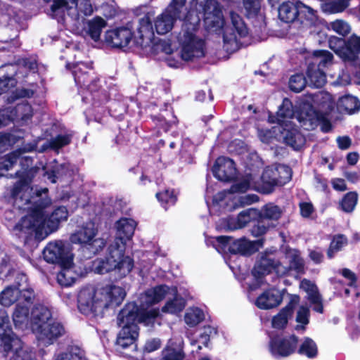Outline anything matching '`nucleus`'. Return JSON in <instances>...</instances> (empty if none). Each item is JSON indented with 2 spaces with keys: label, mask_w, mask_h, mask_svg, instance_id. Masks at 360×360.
Wrapping results in <instances>:
<instances>
[{
  "label": "nucleus",
  "mask_w": 360,
  "mask_h": 360,
  "mask_svg": "<svg viewBox=\"0 0 360 360\" xmlns=\"http://www.w3.org/2000/svg\"><path fill=\"white\" fill-rule=\"evenodd\" d=\"M193 8L188 11L177 41L182 60L192 61L205 56V42L196 35L202 15L205 29L210 33H220L225 20L222 6L217 0H193Z\"/></svg>",
  "instance_id": "nucleus-1"
},
{
  "label": "nucleus",
  "mask_w": 360,
  "mask_h": 360,
  "mask_svg": "<svg viewBox=\"0 0 360 360\" xmlns=\"http://www.w3.org/2000/svg\"><path fill=\"white\" fill-rule=\"evenodd\" d=\"M125 296V290L114 284H107L92 290L83 289L77 297L78 309L86 316L103 317L105 309L120 306Z\"/></svg>",
  "instance_id": "nucleus-2"
},
{
  "label": "nucleus",
  "mask_w": 360,
  "mask_h": 360,
  "mask_svg": "<svg viewBox=\"0 0 360 360\" xmlns=\"http://www.w3.org/2000/svg\"><path fill=\"white\" fill-rule=\"evenodd\" d=\"M105 41L117 48L126 47L131 42L141 49L151 47L155 44V34L149 16L144 15L139 19L134 32L128 27L108 31Z\"/></svg>",
  "instance_id": "nucleus-3"
},
{
  "label": "nucleus",
  "mask_w": 360,
  "mask_h": 360,
  "mask_svg": "<svg viewBox=\"0 0 360 360\" xmlns=\"http://www.w3.org/2000/svg\"><path fill=\"white\" fill-rule=\"evenodd\" d=\"M48 192L47 188L38 191L36 200L32 201L31 199L27 198L25 200V202L20 205L24 206L30 204L32 205L30 214L21 217L13 227L16 236L22 240L25 246L30 245V238L32 237V233L34 231V224L38 222L37 219H39L41 210H44L51 203V199L48 197Z\"/></svg>",
  "instance_id": "nucleus-4"
},
{
  "label": "nucleus",
  "mask_w": 360,
  "mask_h": 360,
  "mask_svg": "<svg viewBox=\"0 0 360 360\" xmlns=\"http://www.w3.org/2000/svg\"><path fill=\"white\" fill-rule=\"evenodd\" d=\"M134 267L132 257L125 255L124 248H121L117 243L108 248V255L105 259H99L94 262L95 272L105 274L115 271L117 279L120 280L129 275Z\"/></svg>",
  "instance_id": "nucleus-5"
},
{
  "label": "nucleus",
  "mask_w": 360,
  "mask_h": 360,
  "mask_svg": "<svg viewBox=\"0 0 360 360\" xmlns=\"http://www.w3.org/2000/svg\"><path fill=\"white\" fill-rule=\"evenodd\" d=\"M292 169L290 167L282 165L279 167L267 166L260 176V181L255 182L252 189L262 194H270L276 186H282L292 179Z\"/></svg>",
  "instance_id": "nucleus-6"
},
{
  "label": "nucleus",
  "mask_w": 360,
  "mask_h": 360,
  "mask_svg": "<svg viewBox=\"0 0 360 360\" xmlns=\"http://www.w3.org/2000/svg\"><path fill=\"white\" fill-rule=\"evenodd\" d=\"M248 34V29L242 17L231 9L229 13V22L222 33L223 48L226 52H235L240 46V39Z\"/></svg>",
  "instance_id": "nucleus-7"
},
{
  "label": "nucleus",
  "mask_w": 360,
  "mask_h": 360,
  "mask_svg": "<svg viewBox=\"0 0 360 360\" xmlns=\"http://www.w3.org/2000/svg\"><path fill=\"white\" fill-rule=\"evenodd\" d=\"M328 44L330 49L345 63L356 68L360 66V36L352 34L347 40L332 36Z\"/></svg>",
  "instance_id": "nucleus-8"
},
{
  "label": "nucleus",
  "mask_w": 360,
  "mask_h": 360,
  "mask_svg": "<svg viewBox=\"0 0 360 360\" xmlns=\"http://www.w3.org/2000/svg\"><path fill=\"white\" fill-rule=\"evenodd\" d=\"M185 0H172L165 10L158 15L154 20V27L158 34H165L174 27L177 19L183 20L187 14Z\"/></svg>",
  "instance_id": "nucleus-9"
},
{
  "label": "nucleus",
  "mask_w": 360,
  "mask_h": 360,
  "mask_svg": "<svg viewBox=\"0 0 360 360\" xmlns=\"http://www.w3.org/2000/svg\"><path fill=\"white\" fill-rule=\"evenodd\" d=\"M298 13L307 15L305 21H302L303 29L311 28L317 21L316 11L300 1L283 2L278 8V18L284 22H294Z\"/></svg>",
  "instance_id": "nucleus-10"
},
{
  "label": "nucleus",
  "mask_w": 360,
  "mask_h": 360,
  "mask_svg": "<svg viewBox=\"0 0 360 360\" xmlns=\"http://www.w3.org/2000/svg\"><path fill=\"white\" fill-rule=\"evenodd\" d=\"M45 261L58 264L60 268L70 269L73 265V255L68 244L63 240L49 242L43 250Z\"/></svg>",
  "instance_id": "nucleus-11"
},
{
  "label": "nucleus",
  "mask_w": 360,
  "mask_h": 360,
  "mask_svg": "<svg viewBox=\"0 0 360 360\" xmlns=\"http://www.w3.org/2000/svg\"><path fill=\"white\" fill-rule=\"evenodd\" d=\"M155 314L153 311H147L140 307L135 302H129L125 304L124 307L117 314V324L119 326H126L139 328V323L146 322Z\"/></svg>",
  "instance_id": "nucleus-12"
},
{
  "label": "nucleus",
  "mask_w": 360,
  "mask_h": 360,
  "mask_svg": "<svg viewBox=\"0 0 360 360\" xmlns=\"http://www.w3.org/2000/svg\"><path fill=\"white\" fill-rule=\"evenodd\" d=\"M298 343L299 337L295 334L289 335L276 334L270 338L269 349L274 358H285L296 352Z\"/></svg>",
  "instance_id": "nucleus-13"
},
{
  "label": "nucleus",
  "mask_w": 360,
  "mask_h": 360,
  "mask_svg": "<svg viewBox=\"0 0 360 360\" xmlns=\"http://www.w3.org/2000/svg\"><path fill=\"white\" fill-rule=\"evenodd\" d=\"M217 242L222 248L228 249L231 255H240L242 256H251L258 251L257 245L262 241H250L245 238L234 239L231 236H219L216 237Z\"/></svg>",
  "instance_id": "nucleus-14"
},
{
  "label": "nucleus",
  "mask_w": 360,
  "mask_h": 360,
  "mask_svg": "<svg viewBox=\"0 0 360 360\" xmlns=\"http://www.w3.org/2000/svg\"><path fill=\"white\" fill-rule=\"evenodd\" d=\"M259 218H258L257 225L254 232L257 235H264L269 229L274 226L271 221H276L281 217V210L278 205L273 204H266L261 210H258Z\"/></svg>",
  "instance_id": "nucleus-15"
},
{
  "label": "nucleus",
  "mask_w": 360,
  "mask_h": 360,
  "mask_svg": "<svg viewBox=\"0 0 360 360\" xmlns=\"http://www.w3.org/2000/svg\"><path fill=\"white\" fill-rule=\"evenodd\" d=\"M243 8L246 17L252 20L255 32H262L266 30L265 14L260 0H243Z\"/></svg>",
  "instance_id": "nucleus-16"
},
{
  "label": "nucleus",
  "mask_w": 360,
  "mask_h": 360,
  "mask_svg": "<svg viewBox=\"0 0 360 360\" xmlns=\"http://www.w3.org/2000/svg\"><path fill=\"white\" fill-rule=\"evenodd\" d=\"M212 172L218 180L230 182L235 179L236 174V164L232 159L221 156L215 160Z\"/></svg>",
  "instance_id": "nucleus-17"
},
{
  "label": "nucleus",
  "mask_w": 360,
  "mask_h": 360,
  "mask_svg": "<svg viewBox=\"0 0 360 360\" xmlns=\"http://www.w3.org/2000/svg\"><path fill=\"white\" fill-rule=\"evenodd\" d=\"M16 335L13 331L10 318L6 311H0V347L8 354L13 350Z\"/></svg>",
  "instance_id": "nucleus-18"
},
{
  "label": "nucleus",
  "mask_w": 360,
  "mask_h": 360,
  "mask_svg": "<svg viewBox=\"0 0 360 360\" xmlns=\"http://www.w3.org/2000/svg\"><path fill=\"white\" fill-rule=\"evenodd\" d=\"M39 327V330L34 333L37 334L40 340L45 342L48 345L53 344L59 338L63 336L65 332L63 324L55 321L53 319L46 324Z\"/></svg>",
  "instance_id": "nucleus-19"
},
{
  "label": "nucleus",
  "mask_w": 360,
  "mask_h": 360,
  "mask_svg": "<svg viewBox=\"0 0 360 360\" xmlns=\"http://www.w3.org/2000/svg\"><path fill=\"white\" fill-rule=\"evenodd\" d=\"M300 53L306 60L307 65L313 64L316 69L322 70L333 64V55L326 50H316L312 52L302 49Z\"/></svg>",
  "instance_id": "nucleus-20"
},
{
  "label": "nucleus",
  "mask_w": 360,
  "mask_h": 360,
  "mask_svg": "<svg viewBox=\"0 0 360 360\" xmlns=\"http://www.w3.org/2000/svg\"><path fill=\"white\" fill-rule=\"evenodd\" d=\"M116 339V345L122 349H129L131 351L137 350L136 341L139 337V328L122 326Z\"/></svg>",
  "instance_id": "nucleus-21"
},
{
  "label": "nucleus",
  "mask_w": 360,
  "mask_h": 360,
  "mask_svg": "<svg viewBox=\"0 0 360 360\" xmlns=\"http://www.w3.org/2000/svg\"><path fill=\"white\" fill-rule=\"evenodd\" d=\"M259 214L258 209L249 208L240 212L236 218V224L234 227L231 229H242L246 226H250V231L251 234L255 237H259L261 235H257L254 230L256 229L257 225L258 218H259Z\"/></svg>",
  "instance_id": "nucleus-22"
},
{
  "label": "nucleus",
  "mask_w": 360,
  "mask_h": 360,
  "mask_svg": "<svg viewBox=\"0 0 360 360\" xmlns=\"http://www.w3.org/2000/svg\"><path fill=\"white\" fill-rule=\"evenodd\" d=\"M280 264V262H276L274 259L262 256L255 264L252 270V275L257 281H260L265 276L274 271H277Z\"/></svg>",
  "instance_id": "nucleus-23"
},
{
  "label": "nucleus",
  "mask_w": 360,
  "mask_h": 360,
  "mask_svg": "<svg viewBox=\"0 0 360 360\" xmlns=\"http://www.w3.org/2000/svg\"><path fill=\"white\" fill-rule=\"evenodd\" d=\"M71 68L77 88H90V75L93 73L91 65L79 62L74 64Z\"/></svg>",
  "instance_id": "nucleus-24"
},
{
  "label": "nucleus",
  "mask_w": 360,
  "mask_h": 360,
  "mask_svg": "<svg viewBox=\"0 0 360 360\" xmlns=\"http://www.w3.org/2000/svg\"><path fill=\"white\" fill-rule=\"evenodd\" d=\"M282 300L283 295L279 290L269 289L257 297L255 304L259 309H270L278 307Z\"/></svg>",
  "instance_id": "nucleus-25"
},
{
  "label": "nucleus",
  "mask_w": 360,
  "mask_h": 360,
  "mask_svg": "<svg viewBox=\"0 0 360 360\" xmlns=\"http://www.w3.org/2000/svg\"><path fill=\"white\" fill-rule=\"evenodd\" d=\"M31 314V326L34 332L39 330V326H44L53 319L51 311L46 307L41 304L35 306Z\"/></svg>",
  "instance_id": "nucleus-26"
},
{
  "label": "nucleus",
  "mask_w": 360,
  "mask_h": 360,
  "mask_svg": "<svg viewBox=\"0 0 360 360\" xmlns=\"http://www.w3.org/2000/svg\"><path fill=\"white\" fill-rule=\"evenodd\" d=\"M96 234L97 229L95 228L94 223L90 222L83 226L80 230L72 236L71 238L73 243H79L83 248H86Z\"/></svg>",
  "instance_id": "nucleus-27"
},
{
  "label": "nucleus",
  "mask_w": 360,
  "mask_h": 360,
  "mask_svg": "<svg viewBox=\"0 0 360 360\" xmlns=\"http://www.w3.org/2000/svg\"><path fill=\"white\" fill-rule=\"evenodd\" d=\"M150 119L160 129L165 132L169 131L172 127L177 124L179 122L174 112H169L166 109L164 110V113L151 115Z\"/></svg>",
  "instance_id": "nucleus-28"
},
{
  "label": "nucleus",
  "mask_w": 360,
  "mask_h": 360,
  "mask_svg": "<svg viewBox=\"0 0 360 360\" xmlns=\"http://www.w3.org/2000/svg\"><path fill=\"white\" fill-rule=\"evenodd\" d=\"M282 134L284 143L295 150H300L305 143V138L295 127L284 128Z\"/></svg>",
  "instance_id": "nucleus-29"
},
{
  "label": "nucleus",
  "mask_w": 360,
  "mask_h": 360,
  "mask_svg": "<svg viewBox=\"0 0 360 360\" xmlns=\"http://www.w3.org/2000/svg\"><path fill=\"white\" fill-rule=\"evenodd\" d=\"M68 217V212L65 207L59 206L56 207L48 218H46L47 228L51 232L56 231L60 223L63 221L67 220Z\"/></svg>",
  "instance_id": "nucleus-30"
},
{
  "label": "nucleus",
  "mask_w": 360,
  "mask_h": 360,
  "mask_svg": "<svg viewBox=\"0 0 360 360\" xmlns=\"http://www.w3.org/2000/svg\"><path fill=\"white\" fill-rule=\"evenodd\" d=\"M308 86L310 88H322L326 82V77L323 70L316 69L313 64L307 65Z\"/></svg>",
  "instance_id": "nucleus-31"
},
{
  "label": "nucleus",
  "mask_w": 360,
  "mask_h": 360,
  "mask_svg": "<svg viewBox=\"0 0 360 360\" xmlns=\"http://www.w3.org/2000/svg\"><path fill=\"white\" fill-rule=\"evenodd\" d=\"M116 227L118 237L122 241L130 240L134 233V221L131 219L121 218L116 222Z\"/></svg>",
  "instance_id": "nucleus-32"
},
{
  "label": "nucleus",
  "mask_w": 360,
  "mask_h": 360,
  "mask_svg": "<svg viewBox=\"0 0 360 360\" xmlns=\"http://www.w3.org/2000/svg\"><path fill=\"white\" fill-rule=\"evenodd\" d=\"M29 186L27 184L23 181L20 180L17 183H15L11 190V198L15 200V201L18 199L22 201V204L25 202V200L27 198L31 199L32 201H34L36 200L37 198V193H35L34 196L29 197L30 193L28 192ZM44 189H42L43 191ZM39 191H37L36 193H37ZM39 191H41L40 190Z\"/></svg>",
  "instance_id": "nucleus-33"
},
{
  "label": "nucleus",
  "mask_w": 360,
  "mask_h": 360,
  "mask_svg": "<svg viewBox=\"0 0 360 360\" xmlns=\"http://www.w3.org/2000/svg\"><path fill=\"white\" fill-rule=\"evenodd\" d=\"M351 0H319L321 8L326 13L343 12L349 6Z\"/></svg>",
  "instance_id": "nucleus-34"
},
{
  "label": "nucleus",
  "mask_w": 360,
  "mask_h": 360,
  "mask_svg": "<svg viewBox=\"0 0 360 360\" xmlns=\"http://www.w3.org/2000/svg\"><path fill=\"white\" fill-rule=\"evenodd\" d=\"M296 352L308 359H314L319 354L318 346L313 339L304 337L300 346H297Z\"/></svg>",
  "instance_id": "nucleus-35"
},
{
  "label": "nucleus",
  "mask_w": 360,
  "mask_h": 360,
  "mask_svg": "<svg viewBox=\"0 0 360 360\" xmlns=\"http://www.w3.org/2000/svg\"><path fill=\"white\" fill-rule=\"evenodd\" d=\"M20 295L19 288L8 285L0 292V304L5 307H10L15 302L18 303Z\"/></svg>",
  "instance_id": "nucleus-36"
},
{
  "label": "nucleus",
  "mask_w": 360,
  "mask_h": 360,
  "mask_svg": "<svg viewBox=\"0 0 360 360\" xmlns=\"http://www.w3.org/2000/svg\"><path fill=\"white\" fill-rule=\"evenodd\" d=\"M155 197L165 210L171 206H174L178 200L175 191L173 188H166L158 192L155 194Z\"/></svg>",
  "instance_id": "nucleus-37"
},
{
  "label": "nucleus",
  "mask_w": 360,
  "mask_h": 360,
  "mask_svg": "<svg viewBox=\"0 0 360 360\" xmlns=\"http://www.w3.org/2000/svg\"><path fill=\"white\" fill-rule=\"evenodd\" d=\"M39 217H39V219H37L38 222L35 223L33 229L34 231L32 233V237L30 238V245L41 241L47 236V233H45L44 231V226L46 224L44 210H41L40 215Z\"/></svg>",
  "instance_id": "nucleus-38"
},
{
  "label": "nucleus",
  "mask_w": 360,
  "mask_h": 360,
  "mask_svg": "<svg viewBox=\"0 0 360 360\" xmlns=\"http://www.w3.org/2000/svg\"><path fill=\"white\" fill-rule=\"evenodd\" d=\"M340 106L349 115L354 114L360 110V101L357 97L345 95L340 100Z\"/></svg>",
  "instance_id": "nucleus-39"
},
{
  "label": "nucleus",
  "mask_w": 360,
  "mask_h": 360,
  "mask_svg": "<svg viewBox=\"0 0 360 360\" xmlns=\"http://www.w3.org/2000/svg\"><path fill=\"white\" fill-rule=\"evenodd\" d=\"M186 306L185 300L179 296L176 292L173 299L167 301L162 307V311L165 313L177 314L184 310Z\"/></svg>",
  "instance_id": "nucleus-40"
},
{
  "label": "nucleus",
  "mask_w": 360,
  "mask_h": 360,
  "mask_svg": "<svg viewBox=\"0 0 360 360\" xmlns=\"http://www.w3.org/2000/svg\"><path fill=\"white\" fill-rule=\"evenodd\" d=\"M30 307L17 304L13 312L12 318L15 328H22L27 321Z\"/></svg>",
  "instance_id": "nucleus-41"
},
{
  "label": "nucleus",
  "mask_w": 360,
  "mask_h": 360,
  "mask_svg": "<svg viewBox=\"0 0 360 360\" xmlns=\"http://www.w3.org/2000/svg\"><path fill=\"white\" fill-rule=\"evenodd\" d=\"M13 108L16 122H27L33 116V110L30 104L27 102L18 103Z\"/></svg>",
  "instance_id": "nucleus-42"
},
{
  "label": "nucleus",
  "mask_w": 360,
  "mask_h": 360,
  "mask_svg": "<svg viewBox=\"0 0 360 360\" xmlns=\"http://www.w3.org/2000/svg\"><path fill=\"white\" fill-rule=\"evenodd\" d=\"M169 290V287L165 284L158 285L146 292V296L153 304H156L165 299Z\"/></svg>",
  "instance_id": "nucleus-43"
},
{
  "label": "nucleus",
  "mask_w": 360,
  "mask_h": 360,
  "mask_svg": "<svg viewBox=\"0 0 360 360\" xmlns=\"http://www.w3.org/2000/svg\"><path fill=\"white\" fill-rule=\"evenodd\" d=\"M327 28L342 37H346L352 32L350 24L342 19H337L330 22L327 25Z\"/></svg>",
  "instance_id": "nucleus-44"
},
{
  "label": "nucleus",
  "mask_w": 360,
  "mask_h": 360,
  "mask_svg": "<svg viewBox=\"0 0 360 360\" xmlns=\"http://www.w3.org/2000/svg\"><path fill=\"white\" fill-rule=\"evenodd\" d=\"M253 182L252 175L251 174H246L238 182L232 184L229 188L230 193H243L252 188Z\"/></svg>",
  "instance_id": "nucleus-45"
},
{
  "label": "nucleus",
  "mask_w": 360,
  "mask_h": 360,
  "mask_svg": "<svg viewBox=\"0 0 360 360\" xmlns=\"http://www.w3.org/2000/svg\"><path fill=\"white\" fill-rule=\"evenodd\" d=\"M347 244V238L343 234H337L333 237L327 250V257L328 259L334 257L335 253L342 250L344 245Z\"/></svg>",
  "instance_id": "nucleus-46"
},
{
  "label": "nucleus",
  "mask_w": 360,
  "mask_h": 360,
  "mask_svg": "<svg viewBox=\"0 0 360 360\" xmlns=\"http://www.w3.org/2000/svg\"><path fill=\"white\" fill-rule=\"evenodd\" d=\"M8 91H0V105L12 103L20 98L32 97L35 91H12L13 95L8 96Z\"/></svg>",
  "instance_id": "nucleus-47"
},
{
  "label": "nucleus",
  "mask_w": 360,
  "mask_h": 360,
  "mask_svg": "<svg viewBox=\"0 0 360 360\" xmlns=\"http://www.w3.org/2000/svg\"><path fill=\"white\" fill-rule=\"evenodd\" d=\"M357 201V193L356 191H349L343 196L340 202V205L344 212L349 213L354 210Z\"/></svg>",
  "instance_id": "nucleus-48"
},
{
  "label": "nucleus",
  "mask_w": 360,
  "mask_h": 360,
  "mask_svg": "<svg viewBox=\"0 0 360 360\" xmlns=\"http://www.w3.org/2000/svg\"><path fill=\"white\" fill-rule=\"evenodd\" d=\"M300 287L303 288L309 295V300L311 303L319 302V292L316 285L310 280L304 278L300 283Z\"/></svg>",
  "instance_id": "nucleus-49"
},
{
  "label": "nucleus",
  "mask_w": 360,
  "mask_h": 360,
  "mask_svg": "<svg viewBox=\"0 0 360 360\" xmlns=\"http://www.w3.org/2000/svg\"><path fill=\"white\" fill-rule=\"evenodd\" d=\"M204 319V312L201 309L198 307H195L191 309V311L186 312L184 316L185 323L190 327H194L197 326Z\"/></svg>",
  "instance_id": "nucleus-50"
},
{
  "label": "nucleus",
  "mask_w": 360,
  "mask_h": 360,
  "mask_svg": "<svg viewBox=\"0 0 360 360\" xmlns=\"http://www.w3.org/2000/svg\"><path fill=\"white\" fill-rule=\"evenodd\" d=\"M289 268L297 274L304 273V262L300 255V252L294 250L290 256Z\"/></svg>",
  "instance_id": "nucleus-51"
},
{
  "label": "nucleus",
  "mask_w": 360,
  "mask_h": 360,
  "mask_svg": "<svg viewBox=\"0 0 360 360\" xmlns=\"http://www.w3.org/2000/svg\"><path fill=\"white\" fill-rule=\"evenodd\" d=\"M161 356L159 360H183L185 354L182 349L167 346L162 350Z\"/></svg>",
  "instance_id": "nucleus-52"
},
{
  "label": "nucleus",
  "mask_w": 360,
  "mask_h": 360,
  "mask_svg": "<svg viewBox=\"0 0 360 360\" xmlns=\"http://www.w3.org/2000/svg\"><path fill=\"white\" fill-rule=\"evenodd\" d=\"M20 295L19 296V301L18 304L21 305L30 307L33 304L36 295L33 288L27 286L20 289Z\"/></svg>",
  "instance_id": "nucleus-53"
},
{
  "label": "nucleus",
  "mask_w": 360,
  "mask_h": 360,
  "mask_svg": "<svg viewBox=\"0 0 360 360\" xmlns=\"http://www.w3.org/2000/svg\"><path fill=\"white\" fill-rule=\"evenodd\" d=\"M290 90H304L308 86V81L303 74H295L292 75L289 79Z\"/></svg>",
  "instance_id": "nucleus-54"
},
{
  "label": "nucleus",
  "mask_w": 360,
  "mask_h": 360,
  "mask_svg": "<svg viewBox=\"0 0 360 360\" xmlns=\"http://www.w3.org/2000/svg\"><path fill=\"white\" fill-rule=\"evenodd\" d=\"M310 311L309 309L306 306H300L296 316V321L301 323L302 326H300L297 325L295 329L304 328V326L309 323Z\"/></svg>",
  "instance_id": "nucleus-55"
},
{
  "label": "nucleus",
  "mask_w": 360,
  "mask_h": 360,
  "mask_svg": "<svg viewBox=\"0 0 360 360\" xmlns=\"http://www.w3.org/2000/svg\"><path fill=\"white\" fill-rule=\"evenodd\" d=\"M290 318H291V316L281 309L280 311L272 319L273 328L276 329L285 328Z\"/></svg>",
  "instance_id": "nucleus-56"
},
{
  "label": "nucleus",
  "mask_w": 360,
  "mask_h": 360,
  "mask_svg": "<svg viewBox=\"0 0 360 360\" xmlns=\"http://www.w3.org/2000/svg\"><path fill=\"white\" fill-rule=\"evenodd\" d=\"M71 143V136L69 134H58L50 141V147L58 150Z\"/></svg>",
  "instance_id": "nucleus-57"
},
{
  "label": "nucleus",
  "mask_w": 360,
  "mask_h": 360,
  "mask_svg": "<svg viewBox=\"0 0 360 360\" xmlns=\"http://www.w3.org/2000/svg\"><path fill=\"white\" fill-rule=\"evenodd\" d=\"M16 121L13 108L0 109V127H5Z\"/></svg>",
  "instance_id": "nucleus-58"
},
{
  "label": "nucleus",
  "mask_w": 360,
  "mask_h": 360,
  "mask_svg": "<svg viewBox=\"0 0 360 360\" xmlns=\"http://www.w3.org/2000/svg\"><path fill=\"white\" fill-rule=\"evenodd\" d=\"M105 245L106 241L103 238H94L85 248H86L91 254L95 255L102 251Z\"/></svg>",
  "instance_id": "nucleus-59"
},
{
  "label": "nucleus",
  "mask_w": 360,
  "mask_h": 360,
  "mask_svg": "<svg viewBox=\"0 0 360 360\" xmlns=\"http://www.w3.org/2000/svg\"><path fill=\"white\" fill-rule=\"evenodd\" d=\"M19 154L12 152L7 154L3 162H0V170L8 171L17 162ZM3 174H0V176Z\"/></svg>",
  "instance_id": "nucleus-60"
},
{
  "label": "nucleus",
  "mask_w": 360,
  "mask_h": 360,
  "mask_svg": "<svg viewBox=\"0 0 360 360\" xmlns=\"http://www.w3.org/2000/svg\"><path fill=\"white\" fill-rule=\"evenodd\" d=\"M131 133L132 131L129 129L120 130L115 138V143L120 146L127 145L131 141Z\"/></svg>",
  "instance_id": "nucleus-61"
},
{
  "label": "nucleus",
  "mask_w": 360,
  "mask_h": 360,
  "mask_svg": "<svg viewBox=\"0 0 360 360\" xmlns=\"http://www.w3.org/2000/svg\"><path fill=\"white\" fill-rule=\"evenodd\" d=\"M69 269L61 268V270L57 274V281L61 286H70L73 283L72 278L67 276V274L69 273Z\"/></svg>",
  "instance_id": "nucleus-62"
},
{
  "label": "nucleus",
  "mask_w": 360,
  "mask_h": 360,
  "mask_svg": "<svg viewBox=\"0 0 360 360\" xmlns=\"http://www.w3.org/2000/svg\"><path fill=\"white\" fill-rule=\"evenodd\" d=\"M333 104L332 103H330L327 104L326 111L323 112L321 110H314V117L318 123L320 124L321 122L328 119L330 113L331 112V111H333Z\"/></svg>",
  "instance_id": "nucleus-63"
},
{
  "label": "nucleus",
  "mask_w": 360,
  "mask_h": 360,
  "mask_svg": "<svg viewBox=\"0 0 360 360\" xmlns=\"http://www.w3.org/2000/svg\"><path fill=\"white\" fill-rule=\"evenodd\" d=\"M300 300V297L298 295H290V301L285 307L281 309V310L292 316L294 312V309L296 305L298 304Z\"/></svg>",
  "instance_id": "nucleus-64"
}]
</instances>
